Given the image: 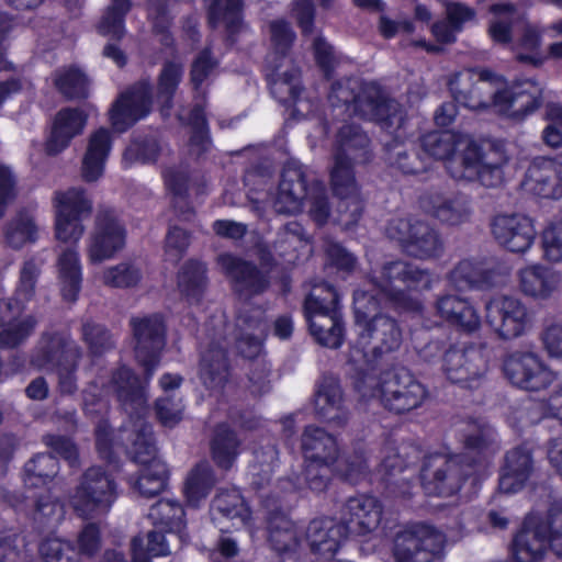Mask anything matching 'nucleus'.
I'll return each mask as SVG.
<instances>
[{
    "mask_svg": "<svg viewBox=\"0 0 562 562\" xmlns=\"http://www.w3.org/2000/svg\"><path fill=\"white\" fill-rule=\"evenodd\" d=\"M420 148L428 157L445 161L458 181H477L487 188L503 183L508 156L501 146L482 150L468 134L434 131L420 137Z\"/></svg>",
    "mask_w": 562,
    "mask_h": 562,
    "instance_id": "1",
    "label": "nucleus"
},
{
    "mask_svg": "<svg viewBox=\"0 0 562 562\" xmlns=\"http://www.w3.org/2000/svg\"><path fill=\"white\" fill-rule=\"evenodd\" d=\"M329 101L335 108L345 105L347 112L379 122L386 128H401L405 122L404 109L374 82L357 79L336 82L331 87Z\"/></svg>",
    "mask_w": 562,
    "mask_h": 562,
    "instance_id": "2",
    "label": "nucleus"
},
{
    "mask_svg": "<svg viewBox=\"0 0 562 562\" xmlns=\"http://www.w3.org/2000/svg\"><path fill=\"white\" fill-rule=\"evenodd\" d=\"M303 490L302 482L286 477L279 480L268 494H261L267 510L268 541L271 549L283 558L294 559L304 544V529L284 513L293 497Z\"/></svg>",
    "mask_w": 562,
    "mask_h": 562,
    "instance_id": "3",
    "label": "nucleus"
},
{
    "mask_svg": "<svg viewBox=\"0 0 562 562\" xmlns=\"http://www.w3.org/2000/svg\"><path fill=\"white\" fill-rule=\"evenodd\" d=\"M353 303L359 338L352 348L351 359L359 362L367 359L369 353L381 357L397 350L402 345L403 333L395 319L385 315H375L368 322L361 321L378 310L379 302L375 295L358 290L353 294Z\"/></svg>",
    "mask_w": 562,
    "mask_h": 562,
    "instance_id": "4",
    "label": "nucleus"
},
{
    "mask_svg": "<svg viewBox=\"0 0 562 562\" xmlns=\"http://www.w3.org/2000/svg\"><path fill=\"white\" fill-rule=\"evenodd\" d=\"M362 397L379 398L389 411L403 414L418 408L428 396V392L409 371L391 370L376 376L364 374L357 383Z\"/></svg>",
    "mask_w": 562,
    "mask_h": 562,
    "instance_id": "5",
    "label": "nucleus"
},
{
    "mask_svg": "<svg viewBox=\"0 0 562 562\" xmlns=\"http://www.w3.org/2000/svg\"><path fill=\"white\" fill-rule=\"evenodd\" d=\"M184 512L181 505L169 498H162L154 504L148 518L160 531H148L145 537L136 536L132 540L133 562H151L150 558L168 555L172 552L171 543L182 542Z\"/></svg>",
    "mask_w": 562,
    "mask_h": 562,
    "instance_id": "6",
    "label": "nucleus"
},
{
    "mask_svg": "<svg viewBox=\"0 0 562 562\" xmlns=\"http://www.w3.org/2000/svg\"><path fill=\"white\" fill-rule=\"evenodd\" d=\"M435 278L426 270L405 261H392L382 267L379 277L373 280L379 292L395 306L419 311L422 301L418 293L432 288Z\"/></svg>",
    "mask_w": 562,
    "mask_h": 562,
    "instance_id": "7",
    "label": "nucleus"
},
{
    "mask_svg": "<svg viewBox=\"0 0 562 562\" xmlns=\"http://www.w3.org/2000/svg\"><path fill=\"white\" fill-rule=\"evenodd\" d=\"M269 29L271 50L267 56V64L271 68L268 74L271 92L281 102H296L301 91L300 70L286 58L295 33L284 20L272 21Z\"/></svg>",
    "mask_w": 562,
    "mask_h": 562,
    "instance_id": "8",
    "label": "nucleus"
},
{
    "mask_svg": "<svg viewBox=\"0 0 562 562\" xmlns=\"http://www.w3.org/2000/svg\"><path fill=\"white\" fill-rule=\"evenodd\" d=\"M301 449L305 464L304 484L313 493L325 492L339 459L336 438L323 428L307 426L301 437Z\"/></svg>",
    "mask_w": 562,
    "mask_h": 562,
    "instance_id": "9",
    "label": "nucleus"
},
{
    "mask_svg": "<svg viewBox=\"0 0 562 562\" xmlns=\"http://www.w3.org/2000/svg\"><path fill=\"white\" fill-rule=\"evenodd\" d=\"M339 295L327 283L314 285L305 300L304 311L312 336L325 347L337 349L344 341Z\"/></svg>",
    "mask_w": 562,
    "mask_h": 562,
    "instance_id": "10",
    "label": "nucleus"
},
{
    "mask_svg": "<svg viewBox=\"0 0 562 562\" xmlns=\"http://www.w3.org/2000/svg\"><path fill=\"white\" fill-rule=\"evenodd\" d=\"M80 356L79 347L69 335L43 334L31 363L37 369H56L60 393L71 395L77 391L75 370Z\"/></svg>",
    "mask_w": 562,
    "mask_h": 562,
    "instance_id": "11",
    "label": "nucleus"
},
{
    "mask_svg": "<svg viewBox=\"0 0 562 562\" xmlns=\"http://www.w3.org/2000/svg\"><path fill=\"white\" fill-rule=\"evenodd\" d=\"M54 209V237L76 247L86 232L83 221L93 210V202L82 188L56 191L52 198Z\"/></svg>",
    "mask_w": 562,
    "mask_h": 562,
    "instance_id": "12",
    "label": "nucleus"
},
{
    "mask_svg": "<svg viewBox=\"0 0 562 562\" xmlns=\"http://www.w3.org/2000/svg\"><path fill=\"white\" fill-rule=\"evenodd\" d=\"M117 498V485L100 467L89 468L69 495V504L85 519L105 516Z\"/></svg>",
    "mask_w": 562,
    "mask_h": 562,
    "instance_id": "13",
    "label": "nucleus"
},
{
    "mask_svg": "<svg viewBox=\"0 0 562 562\" xmlns=\"http://www.w3.org/2000/svg\"><path fill=\"white\" fill-rule=\"evenodd\" d=\"M502 76L485 69H464L449 80L453 99L472 111H483L490 106L496 109L498 95L504 87Z\"/></svg>",
    "mask_w": 562,
    "mask_h": 562,
    "instance_id": "14",
    "label": "nucleus"
},
{
    "mask_svg": "<svg viewBox=\"0 0 562 562\" xmlns=\"http://www.w3.org/2000/svg\"><path fill=\"white\" fill-rule=\"evenodd\" d=\"M126 228L117 213L109 207L100 209L93 227L86 240L87 259L92 265L113 259L126 245Z\"/></svg>",
    "mask_w": 562,
    "mask_h": 562,
    "instance_id": "15",
    "label": "nucleus"
},
{
    "mask_svg": "<svg viewBox=\"0 0 562 562\" xmlns=\"http://www.w3.org/2000/svg\"><path fill=\"white\" fill-rule=\"evenodd\" d=\"M446 544V536L428 525H413L394 537V562H434Z\"/></svg>",
    "mask_w": 562,
    "mask_h": 562,
    "instance_id": "16",
    "label": "nucleus"
},
{
    "mask_svg": "<svg viewBox=\"0 0 562 562\" xmlns=\"http://www.w3.org/2000/svg\"><path fill=\"white\" fill-rule=\"evenodd\" d=\"M503 373L512 385L529 392L546 390L559 375L538 353L526 350L507 355L503 360Z\"/></svg>",
    "mask_w": 562,
    "mask_h": 562,
    "instance_id": "17",
    "label": "nucleus"
},
{
    "mask_svg": "<svg viewBox=\"0 0 562 562\" xmlns=\"http://www.w3.org/2000/svg\"><path fill=\"white\" fill-rule=\"evenodd\" d=\"M485 318L492 329L504 339L521 336L530 324L527 306L510 295L495 296L486 302Z\"/></svg>",
    "mask_w": 562,
    "mask_h": 562,
    "instance_id": "18",
    "label": "nucleus"
},
{
    "mask_svg": "<svg viewBox=\"0 0 562 562\" xmlns=\"http://www.w3.org/2000/svg\"><path fill=\"white\" fill-rule=\"evenodd\" d=\"M465 475L459 457L432 454L422 469L423 488L429 495L451 496L461 488Z\"/></svg>",
    "mask_w": 562,
    "mask_h": 562,
    "instance_id": "19",
    "label": "nucleus"
},
{
    "mask_svg": "<svg viewBox=\"0 0 562 562\" xmlns=\"http://www.w3.org/2000/svg\"><path fill=\"white\" fill-rule=\"evenodd\" d=\"M442 368L451 382L474 387L487 370V360L481 347H451L445 352Z\"/></svg>",
    "mask_w": 562,
    "mask_h": 562,
    "instance_id": "20",
    "label": "nucleus"
},
{
    "mask_svg": "<svg viewBox=\"0 0 562 562\" xmlns=\"http://www.w3.org/2000/svg\"><path fill=\"white\" fill-rule=\"evenodd\" d=\"M131 324L136 341V359L149 379L159 363V356L166 344L164 321L159 315H150L133 318Z\"/></svg>",
    "mask_w": 562,
    "mask_h": 562,
    "instance_id": "21",
    "label": "nucleus"
},
{
    "mask_svg": "<svg viewBox=\"0 0 562 562\" xmlns=\"http://www.w3.org/2000/svg\"><path fill=\"white\" fill-rule=\"evenodd\" d=\"M224 329L223 317L213 321L212 329L207 328V341L201 355L200 379L210 390H221L228 379L227 358L221 345Z\"/></svg>",
    "mask_w": 562,
    "mask_h": 562,
    "instance_id": "22",
    "label": "nucleus"
},
{
    "mask_svg": "<svg viewBox=\"0 0 562 562\" xmlns=\"http://www.w3.org/2000/svg\"><path fill=\"white\" fill-rule=\"evenodd\" d=\"M494 239L512 252H525L533 244L536 229L532 221L519 213H499L491 220Z\"/></svg>",
    "mask_w": 562,
    "mask_h": 562,
    "instance_id": "23",
    "label": "nucleus"
},
{
    "mask_svg": "<svg viewBox=\"0 0 562 562\" xmlns=\"http://www.w3.org/2000/svg\"><path fill=\"white\" fill-rule=\"evenodd\" d=\"M151 110V86L140 81L122 93L110 110V121L117 132H125Z\"/></svg>",
    "mask_w": 562,
    "mask_h": 562,
    "instance_id": "24",
    "label": "nucleus"
},
{
    "mask_svg": "<svg viewBox=\"0 0 562 562\" xmlns=\"http://www.w3.org/2000/svg\"><path fill=\"white\" fill-rule=\"evenodd\" d=\"M542 93L541 85L531 79L518 81L510 88L503 87L496 111L504 116L522 120L541 105Z\"/></svg>",
    "mask_w": 562,
    "mask_h": 562,
    "instance_id": "25",
    "label": "nucleus"
},
{
    "mask_svg": "<svg viewBox=\"0 0 562 562\" xmlns=\"http://www.w3.org/2000/svg\"><path fill=\"white\" fill-rule=\"evenodd\" d=\"M330 186L337 198L336 221L345 228L358 223L363 211V199L355 173H340V170L330 171Z\"/></svg>",
    "mask_w": 562,
    "mask_h": 562,
    "instance_id": "26",
    "label": "nucleus"
},
{
    "mask_svg": "<svg viewBox=\"0 0 562 562\" xmlns=\"http://www.w3.org/2000/svg\"><path fill=\"white\" fill-rule=\"evenodd\" d=\"M212 521L222 532L251 527V510L236 488L221 490L211 504Z\"/></svg>",
    "mask_w": 562,
    "mask_h": 562,
    "instance_id": "27",
    "label": "nucleus"
},
{
    "mask_svg": "<svg viewBox=\"0 0 562 562\" xmlns=\"http://www.w3.org/2000/svg\"><path fill=\"white\" fill-rule=\"evenodd\" d=\"M369 138L356 125H342L337 134L334 166L340 173H353L352 166L369 160Z\"/></svg>",
    "mask_w": 562,
    "mask_h": 562,
    "instance_id": "28",
    "label": "nucleus"
},
{
    "mask_svg": "<svg viewBox=\"0 0 562 562\" xmlns=\"http://www.w3.org/2000/svg\"><path fill=\"white\" fill-rule=\"evenodd\" d=\"M382 518V506L371 496L360 495L347 499L341 508L346 531L366 536L378 529Z\"/></svg>",
    "mask_w": 562,
    "mask_h": 562,
    "instance_id": "29",
    "label": "nucleus"
},
{
    "mask_svg": "<svg viewBox=\"0 0 562 562\" xmlns=\"http://www.w3.org/2000/svg\"><path fill=\"white\" fill-rule=\"evenodd\" d=\"M303 169L296 164L286 165L281 173V180L273 200L276 212L296 214L302 211L308 195Z\"/></svg>",
    "mask_w": 562,
    "mask_h": 562,
    "instance_id": "30",
    "label": "nucleus"
},
{
    "mask_svg": "<svg viewBox=\"0 0 562 562\" xmlns=\"http://www.w3.org/2000/svg\"><path fill=\"white\" fill-rule=\"evenodd\" d=\"M347 538L346 527L333 518H317L304 529L306 542L314 554L331 559Z\"/></svg>",
    "mask_w": 562,
    "mask_h": 562,
    "instance_id": "31",
    "label": "nucleus"
},
{
    "mask_svg": "<svg viewBox=\"0 0 562 562\" xmlns=\"http://www.w3.org/2000/svg\"><path fill=\"white\" fill-rule=\"evenodd\" d=\"M524 186L526 190L541 198H562V162L550 158H536L526 172Z\"/></svg>",
    "mask_w": 562,
    "mask_h": 562,
    "instance_id": "32",
    "label": "nucleus"
},
{
    "mask_svg": "<svg viewBox=\"0 0 562 562\" xmlns=\"http://www.w3.org/2000/svg\"><path fill=\"white\" fill-rule=\"evenodd\" d=\"M434 308L439 318L459 330L474 333L481 327V316L467 297L450 293L438 295Z\"/></svg>",
    "mask_w": 562,
    "mask_h": 562,
    "instance_id": "33",
    "label": "nucleus"
},
{
    "mask_svg": "<svg viewBox=\"0 0 562 562\" xmlns=\"http://www.w3.org/2000/svg\"><path fill=\"white\" fill-rule=\"evenodd\" d=\"M87 121V114L78 108L59 110L54 117L50 134L45 143V151L48 155H57L65 150L75 137L82 134Z\"/></svg>",
    "mask_w": 562,
    "mask_h": 562,
    "instance_id": "34",
    "label": "nucleus"
},
{
    "mask_svg": "<svg viewBox=\"0 0 562 562\" xmlns=\"http://www.w3.org/2000/svg\"><path fill=\"white\" fill-rule=\"evenodd\" d=\"M315 413L318 418L334 426H342L348 419L344 405V395L338 381L324 376L318 384L314 398Z\"/></svg>",
    "mask_w": 562,
    "mask_h": 562,
    "instance_id": "35",
    "label": "nucleus"
},
{
    "mask_svg": "<svg viewBox=\"0 0 562 562\" xmlns=\"http://www.w3.org/2000/svg\"><path fill=\"white\" fill-rule=\"evenodd\" d=\"M145 452L133 450L134 461L143 465L134 482V488L144 497H153L165 488L167 467L155 458V451L149 443L145 442Z\"/></svg>",
    "mask_w": 562,
    "mask_h": 562,
    "instance_id": "36",
    "label": "nucleus"
},
{
    "mask_svg": "<svg viewBox=\"0 0 562 562\" xmlns=\"http://www.w3.org/2000/svg\"><path fill=\"white\" fill-rule=\"evenodd\" d=\"M424 206L432 216L449 225L463 224L470 221L473 213L471 199L461 193L429 194Z\"/></svg>",
    "mask_w": 562,
    "mask_h": 562,
    "instance_id": "37",
    "label": "nucleus"
},
{
    "mask_svg": "<svg viewBox=\"0 0 562 562\" xmlns=\"http://www.w3.org/2000/svg\"><path fill=\"white\" fill-rule=\"evenodd\" d=\"M221 270L232 279L237 292L244 294H256L262 292L267 285V278L254 266L241 261L229 254H222L217 257Z\"/></svg>",
    "mask_w": 562,
    "mask_h": 562,
    "instance_id": "38",
    "label": "nucleus"
},
{
    "mask_svg": "<svg viewBox=\"0 0 562 562\" xmlns=\"http://www.w3.org/2000/svg\"><path fill=\"white\" fill-rule=\"evenodd\" d=\"M56 276L64 301H77L82 283V266L77 247L64 248L56 259Z\"/></svg>",
    "mask_w": 562,
    "mask_h": 562,
    "instance_id": "39",
    "label": "nucleus"
},
{
    "mask_svg": "<svg viewBox=\"0 0 562 562\" xmlns=\"http://www.w3.org/2000/svg\"><path fill=\"white\" fill-rule=\"evenodd\" d=\"M111 148L109 130L100 127L89 135L81 164V176L86 181L94 182L102 177Z\"/></svg>",
    "mask_w": 562,
    "mask_h": 562,
    "instance_id": "40",
    "label": "nucleus"
},
{
    "mask_svg": "<svg viewBox=\"0 0 562 562\" xmlns=\"http://www.w3.org/2000/svg\"><path fill=\"white\" fill-rule=\"evenodd\" d=\"M562 284L561 274L554 270L531 266L519 271V288L528 296L546 300L557 293Z\"/></svg>",
    "mask_w": 562,
    "mask_h": 562,
    "instance_id": "41",
    "label": "nucleus"
},
{
    "mask_svg": "<svg viewBox=\"0 0 562 562\" xmlns=\"http://www.w3.org/2000/svg\"><path fill=\"white\" fill-rule=\"evenodd\" d=\"M147 384L148 381L140 382L130 369L121 368L114 373L109 387L116 393L126 412L133 414L140 413L146 407Z\"/></svg>",
    "mask_w": 562,
    "mask_h": 562,
    "instance_id": "42",
    "label": "nucleus"
},
{
    "mask_svg": "<svg viewBox=\"0 0 562 562\" xmlns=\"http://www.w3.org/2000/svg\"><path fill=\"white\" fill-rule=\"evenodd\" d=\"M447 22L440 21L432 25L431 32L438 42L450 44L456 42L457 34L469 23L476 22L474 8L458 1L445 3Z\"/></svg>",
    "mask_w": 562,
    "mask_h": 562,
    "instance_id": "43",
    "label": "nucleus"
},
{
    "mask_svg": "<svg viewBox=\"0 0 562 562\" xmlns=\"http://www.w3.org/2000/svg\"><path fill=\"white\" fill-rule=\"evenodd\" d=\"M262 314L263 312L257 308L252 315L243 314L237 319L236 348L245 358L255 359L261 353L266 330Z\"/></svg>",
    "mask_w": 562,
    "mask_h": 562,
    "instance_id": "44",
    "label": "nucleus"
},
{
    "mask_svg": "<svg viewBox=\"0 0 562 562\" xmlns=\"http://www.w3.org/2000/svg\"><path fill=\"white\" fill-rule=\"evenodd\" d=\"M532 470V460L528 450L516 448L506 454V463L499 479L503 493H516L522 488Z\"/></svg>",
    "mask_w": 562,
    "mask_h": 562,
    "instance_id": "45",
    "label": "nucleus"
},
{
    "mask_svg": "<svg viewBox=\"0 0 562 562\" xmlns=\"http://www.w3.org/2000/svg\"><path fill=\"white\" fill-rule=\"evenodd\" d=\"M459 431L469 454L487 457L496 452V434L487 424L479 420L465 422L460 425Z\"/></svg>",
    "mask_w": 562,
    "mask_h": 562,
    "instance_id": "46",
    "label": "nucleus"
},
{
    "mask_svg": "<svg viewBox=\"0 0 562 562\" xmlns=\"http://www.w3.org/2000/svg\"><path fill=\"white\" fill-rule=\"evenodd\" d=\"M40 225L35 207H24L10 220L4 229L5 243L20 249L29 243H35L38 238Z\"/></svg>",
    "mask_w": 562,
    "mask_h": 562,
    "instance_id": "47",
    "label": "nucleus"
},
{
    "mask_svg": "<svg viewBox=\"0 0 562 562\" xmlns=\"http://www.w3.org/2000/svg\"><path fill=\"white\" fill-rule=\"evenodd\" d=\"M492 18L488 22L487 34L498 45L513 42V27L521 19L517 8L509 2L494 3L488 8Z\"/></svg>",
    "mask_w": 562,
    "mask_h": 562,
    "instance_id": "48",
    "label": "nucleus"
},
{
    "mask_svg": "<svg viewBox=\"0 0 562 562\" xmlns=\"http://www.w3.org/2000/svg\"><path fill=\"white\" fill-rule=\"evenodd\" d=\"M183 76V61L179 57L164 61L157 79V100L162 116H169L172 99Z\"/></svg>",
    "mask_w": 562,
    "mask_h": 562,
    "instance_id": "49",
    "label": "nucleus"
},
{
    "mask_svg": "<svg viewBox=\"0 0 562 562\" xmlns=\"http://www.w3.org/2000/svg\"><path fill=\"white\" fill-rule=\"evenodd\" d=\"M548 546L542 529L528 521L514 540V558L517 562H539Z\"/></svg>",
    "mask_w": 562,
    "mask_h": 562,
    "instance_id": "50",
    "label": "nucleus"
},
{
    "mask_svg": "<svg viewBox=\"0 0 562 562\" xmlns=\"http://www.w3.org/2000/svg\"><path fill=\"white\" fill-rule=\"evenodd\" d=\"M411 237L405 251L414 257L430 258L437 256L441 250L438 234L427 223L415 221V229Z\"/></svg>",
    "mask_w": 562,
    "mask_h": 562,
    "instance_id": "51",
    "label": "nucleus"
},
{
    "mask_svg": "<svg viewBox=\"0 0 562 562\" xmlns=\"http://www.w3.org/2000/svg\"><path fill=\"white\" fill-rule=\"evenodd\" d=\"M42 273V263L35 259L24 261L20 268L19 279L11 297L24 312L36 294V285Z\"/></svg>",
    "mask_w": 562,
    "mask_h": 562,
    "instance_id": "52",
    "label": "nucleus"
},
{
    "mask_svg": "<svg viewBox=\"0 0 562 562\" xmlns=\"http://www.w3.org/2000/svg\"><path fill=\"white\" fill-rule=\"evenodd\" d=\"M239 440L225 425L216 428L212 440V456L220 468L229 469L238 454Z\"/></svg>",
    "mask_w": 562,
    "mask_h": 562,
    "instance_id": "53",
    "label": "nucleus"
},
{
    "mask_svg": "<svg viewBox=\"0 0 562 562\" xmlns=\"http://www.w3.org/2000/svg\"><path fill=\"white\" fill-rule=\"evenodd\" d=\"M241 0H210V23L224 24L229 33H235L241 24Z\"/></svg>",
    "mask_w": 562,
    "mask_h": 562,
    "instance_id": "54",
    "label": "nucleus"
},
{
    "mask_svg": "<svg viewBox=\"0 0 562 562\" xmlns=\"http://www.w3.org/2000/svg\"><path fill=\"white\" fill-rule=\"evenodd\" d=\"M37 319L34 315L27 314L23 317H11L0 331V346L15 348L25 342L34 333Z\"/></svg>",
    "mask_w": 562,
    "mask_h": 562,
    "instance_id": "55",
    "label": "nucleus"
},
{
    "mask_svg": "<svg viewBox=\"0 0 562 562\" xmlns=\"http://www.w3.org/2000/svg\"><path fill=\"white\" fill-rule=\"evenodd\" d=\"M215 483L211 467L207 463L198 464L188 475L184 493L188 502L196 506L204 499Z\"/></svg>",
    "mask_w": 562,
    "mask_h": 562,
    "instance_id": "56",
    "label": "nucleus"
},
{
    "mask_svg": "<svg viewBox=\"0 0 562 562\" xmlns=\"http://www.w3.org/2000/svg\"><path fill=\"white\" fill-rule=\"evenodd\" d=\"M131 9L130 0H111L102 16L98 31L103 36L120 40L125 33L124 16Z\"/></svg>",
    "mask_w": 562,
    "mask_h": 562,
    "instance_id": "57",
    "label": "nucleus"
},
{
    "mask_svg": "<svg viewBox=\"0 0 562 562\" xmlns=\"http://www.w3.org/2000/svg\"><path fill=\"white\" fill-rule=\"evenodd\" d=\"M119 439L125 445L127 453L133 459V450H140L142 452H145V442L149 443L156 452V447L151 437V426L142 418H137L130 426H124L120 430ZM155 458H157L156 454Z\"/></svg>",
    "mask_w": 562,
    "mask_h": 562,
    "instance_id": "58",
    "label": "nucleus"
},
{
    "mask_svg": "<svg viewBox=\"0 0 562 562\" xmlns=\"http://www.w3.org/2000/svg\"><path fill=\"white\" fill-rule=\"evenodd\" d=\"M451 283L459 290L482 288L488 282L481 265L472 260L460 261L449 274Z\"/></svg>",
    "mask_w": 562,
    "mask_h": 562,
    "instance_id": "59",
    "label": "nucleus"
},
{
    "mask_svg": "<svg viewBox=\"0 0 562 562\" xmlns=\"http://www.w3.org/2000/svg\"><path fill=\"white\" fill-rule=\"evenodd\" d=\"M65 517V506L49 494L41 495L33 512V521L41 528L58 526Z\"/></svg>",
    "mask_w": 562,
    "mask_h": 562,
    "instance_id": "60",
    "label": "nucleus"
},
{
    "mask_svg": "<svg viewBox=\"0 0 562 562\" xmlns=\"http://www.w3.org/2000/svg\"><path fill=\"white\" fill-rule=\"evenodd\" d=\"M58 472V462L52 454H37L25 464V484L38 486L46 484Z\"/></svg>",
    "mask_w": 562,
    "mask_h": 562,
    "instance_id": "61",
    "label": "nucleus"
},
{
    "mask_svg": "<svg viewBox=\"0 0 562 562\" xmlns=\"http://www.w3.org/2000/svg\"><path fill=\"white\" fill-rule=\"evenodd\" d=\"M54 82L56 88L66 98H86L88 95L89 81L86 75L78 68H67L56 72Z\"/></svg>",
    "mask_w": 562,
    "mask_h": 562,
    "instance_id": "62",
    "label": "nucleus"
},
{
    "mask_svg": "<svg viewBox=\"0 0 562 562\" xmlns=\"http://www.w3.org/2000/svg\"><path fill=\"white\" fill-rule=\"evenodd\" d=\"M205 267L200 262L187 263L179 273L178 288L189 301H198L203 288Z\"/></svg>",
    "mask_w": 562,
    "mask_h": 562,
    "instance_id": "63",
    "label": "nucleus"
},
{
    "mask_svg": "<svg viewBox=\"0 0 562 562\" xmlns=\"http://www.w3.org/2000/svg\"><path fill=\"white\" fill-rule=\"evenodd\" d=\"M142 273L139 269L128 262H120L105 268L101 273V281L110 288L126 289L139 283Z\"/></svg>",
    "mask_w": 562,
    "mask_h": 562,
    "instance_id": "64",
    "label": "nucleus"
}]
</instances>
